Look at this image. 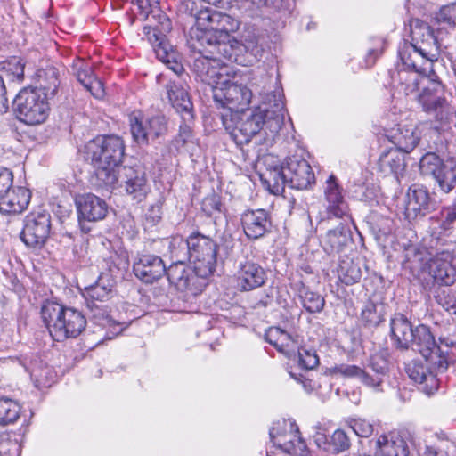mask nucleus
<instances>
[{"instance_id":"obj_1","label":"nucleus","mask_w":456,"mask_h":456,"mask_svg":"<svg viewBox=\"0 0 456 456\" xmlns=\"http://www.w3.org/2000/svg\"><path fill=\"white\" fill-rule=\"evenodd\" d=\"M419 352L424 361L413 360L406 365L405 370L409 378L419 386L425 394H435L440 386V374H444L450 363L448 350L439 346L430 328L419 324L414 328L411 347Z\"/></svg>"},{"instance_id":"obj_2","label":"nucleus","mask_w":456,"mask_h":456,"mask_svg":"<svg viewBox=\"0 0 456 456\" xmlns=\"http://www.w3.org/2000/svg\"><path fill=\"white\" fill-rule=\"evenodd\" d=\"M128 263L126 260L111 256V264L108 273H102L98 279L91 285L85 287L82 293L86 305L90 312L89 318L96 325L107 329L105 338L112 339L120 334L127 326L126 322L113 320L103 305L111 297L116 284L114 276L123 275Z\"/></svg>"},{"instance_id":"obj_3","label":"nucleus","mask_w":456,"mask_h":456,"mask_svg":"<svg viewBox=\"0 0 456 456\" xmlns=\"http://www.w3.org/2000/svg\"><path fill=\"white\" fill-rule=\"evenodd\" d=\"M283 97L280 93L273 94L272 95L273 105L270 104L269 107L266 106L263 109L259 108L255 111L243 110L232 114L230 120L222 115L223 125L235 143L240 146L248 144L264 126L275 132L280 130L287 112Z\"/></svg>"},{"instance_id":"obj_4","label":"nucleus","mask_w":456,"mask_h":456,"mask_svg":"<svg viewBox=\"0 0 456 456\" xmlns=\"http://www.w3.org/2000/svg\"><path fill=\"white\" fill-rule=\"evenodd\" d=\"M263 163L265 169L260 174V179L274 195L283 193L286 186L296 190H306L315 183L312 167L301 155L287 157L282 163L269 155L263 159Z\"/></svg>"},{"instance_id":"obj_5","label":"nucleus","mask_w":456,"mask_h":456,"mask_svg":"<svg viewBox=\"0 0 456 456\" xmlns=\"http://www.w3.org/2000/svg\"><path fill=\"white\" fill-rule=\"evenodd\" d=\"M196 28H191L187 45L190 50H202L203 45L216 46L224 54H232L231 34L239 22L226 13L207 7L194 15Z\"/></svg>"},{"instance_id":"obj_6","label":"nucleus","mask_w":456,"mask_h":456,"mask_svg":"<svg viewBox=\"0 0 456 456\" xmlns=\"http://www.w3.org/2000/svg\"><path fill=\"white\" fill-rule=\"evenodd\" d=\"M85 159L95 168V175L105 186L118 183L117 168L125 156V143L118 135H99L84 147Z\"/></svg>"},{"instance_id":"obj_7","label":"nucleus","mask_w":456,"mask_h":456,"mask_svg":"<svg viewBox=\"0 0 456 456\" xmlns=\"http://www.w3.org/2000/svg\"><path fill=\"white\" fill-rule=\"evenodd\" d=\"M191 264L201 276L214 274L218 262H224L232 251L234 241L232 234L224 232L220 241H215L200 231H193L188 235Z\"/></svg>"},{"instance_id":"obj_8","label":"nucleus","mask_w":456,"mask_h":456,"mask_svg":"<svg viewBox=\"0 0 456 456\" xmlns=\"http://www.w3.org/2000/svg\"><path fill=\"white\" fill-rule=\"evenodd\" d=\"M441 33L428 23L415 19L411 23V42L404 41L398 47V55H403L406 61H419L434 66L440 56Z\"/></svg>"},{"instance_id":"obj_9","label":"nucleus","mask_w":456,"mask_h":456,"mask_svg":"<svg viewBox=\"0 0 456 456\" xmlns=\"http://www.w3.org/2000/svg\"><path fill=\"white\" fill-rule=\"evenodd\" d=\"M40 314L44 324L55 341L75 338L86 326V318L82 312L57 302L45 301Z\"/></svg>"},{"instance_id":"obj_10","label":"nucleus","mask_w":456,"mask_h":456,"mask_svg":"<svg viewBox=\"0 0 456 456\" xmlns=\"http://www.w3.org/2000/svg\"><path fill=\"white\" fill-rule=\"evenodd\" d=\"M193 53L191 70L196 78L211 87L224 85L229 79L232 69L224 61H230L232 54H224L218 47L203 45L201 50H190Z\"/></svg>"},{"instance_id":"obj_11","label":"nucleus","mask_w":456,"mask_h":456,"mask_svg":"<svg viewBox=\"0 0 456 456\" xmlns=\"http://www.w3.org/2000/svg\"><path fill=\"white\" fill-rule=\"evenodd\" d=\"M400 63L397 69L391 75L394 86L398 93L404 95L417 94L419 86L426 83L429 77H436L434 66L427 65L419 61H406L403 55H398Z\"/></svg>"},{"instance_id":"obj_12","label":"nucleus","mask_w":456,"mask_h":456,"mask_svg":"<svg viewBox=\"0 0 456 456\" xmlns=\"http://www.w3.org/2000/svg\"><path fill=\"white\" fill-rule=\"evenodd\" d=\"M50 98L33 87H24L15 96L12 104L17 118L21 122L35 126L45 121L49 115Z\"/></svg>"},{"instance_id":"obj_13","label":"nucleus","mask_w":456,"mask_h":456,"mask_svg":"<svg viewBox=\"0 0 456 456\" xmlns=\"http://www.w3.org/2000/svg\"><path fill=\"white\" fill-rule=\"evenodd\" d=\"M163 20L159 25L143 27V34L151 45L157 58L166 63L176 75L184 71L183 64L177 61L178 53L167 40V33L172 28L171 21L166 15L159 16Z\"/></svg>"},{"instance_id":"obj_14","label":"nucleus","mask_w":456,"mask_h":456,"mask_svg":"<svg viewBox=\"0 0 456 456\" xmlns=\"http://www.w3.org/2000/svg\"><path fill=\"white\" fill-rule=\"evenodd\" d=\"M133 141L139 146H147L167 133V120L163 115L147 117L140 110L127 116Z\"/></svg>"},{"instance_id":"obj_15","label":"nucleus","mask_w":456,"mask_h":456,"mask_svg":"<svg viewBox=\"0 0 456 456\" xmlns=\"http://www.w3.org/2000/svg\"><path fill=\"white\" fill-rule=\"evenodd\" d=\"M419 170L424 175H431L439 189L451 192L456 186V159H441L435 152H427L419 159Z\"/></svg>"},{"instance_id":"obj_16","label":"nucleus","mask_w":456,"mask_h":456,"mask_svg":"<svg viewBox=\"0 0 456 456\" xmlns=\"http://www.w3.org/2000/svg\"><path fill=\"white\" fill-rule=\"evenodd\" d=\"M418 101L423 110L433 114L437 121H449L450 106L444 96V86L437 75L436 77H429L426 81L421 93L418 94Z\"/></svg>"},{"instance_id":"obj_17","label":"nucleus","mask_w":456,"mask_h":456,"mask_svg":"<svg viewBox=\"0 0 456 456\" xmlns=\"http://www.w3.org/2000/svg\"><path fill=\"white\" fill-rule=\"evenodd\" d=\"M233 76L229 73V79L224 85H218L214 88V101L223 107H226L231 115L247 110L252 98V92L246 86L232 81Z\"/></svg>"},{"instance_id":"obj_18","label":"nucleus","mask_w":456,"mask_h":456,"mask_svg":"<svg viewBox=\"0 0 456 456\" xmlns=\"http://www.w3.org/2000/svg\"><path fill=\"white\" fill-rule=\"evenodd\" d=\"M187 264L171 263L168 267H166L165 275L169 283L174 285L177 290L197 296L207 286L208 276L200 275V273L197 272L194 266L191 267Z\"/></svg>"},{"instance_id":"obj_19","label":"nucleus","mask_w":456,"mask_h":456,"mask_svg":"<svg viewBox=\"0 0 456 456\" xmlns=\"http://www.w3.org/2000/svg\"><path fill=\"white\" fill-rule=\"evenodd\" d=\"M51 215L47 210L32 211L25 216L21 240L29 248H41L50 236Z\"/></svg>"},{"instance_id":"obj_20","label":"nucleus","mask_w":456,"mask_h":456,"mask_svg":"<svg viewBox=\"0 0 456 456\" xmlns=\"http://www.w3.org/2000/svg\"><path fill=\"white\" fill-rule=\"evenodd\" d=\"M234 281L240 292L253 291L266 283L267 271L254 257L246 256L238 261Z\"/></svg>"},{"instance_id":"obj_21","label":"nucleus","mask_w":456,"mask_h":456,"mask_svg":"<svg viewBox=\"0 0 456 456\" xmlns=\"http://www.w3.org/2000/svg\"><path fill=\"white\" fill-rule=\"evenodd\" d=\"M439 207L436 194L419 184L411 185L407 192L405 216L408 219H422Z\"/></svg>"},{"instance_id":"obj_22","label":"nucleus","mask_w":456,"mask_h":456,"mask_svg":"<svg viewBox=\"0 0 456 456\" xmlns=\"http://www.w3.org/2000/svg\"><path fill=\"white\" fill-rule=\"evenodd\" d=\"M240 224L245 236L256 240L272 231V216L264 208L247 209L240 216Z\"/></svg>"},{"instance_id":"obj_23","label":"nucleus","mask_w":456,"mask_h":456,"mask_svg":"<svg viewBox=\"0 0 456 456\" xmlns=\"http://www.w3.org/2000/svg\"><path fill=\"white\" fill-rule=\"evenodd\" d=\"M8 360L13 363H18L30 374L37 387H48L54 382L56 374L53 368L43 363L37 356L32 353L30 354H21L20 356L9 357Z\"/></svg>"},{"instance_id":"obj_24","label":"nucleus","mask_w":456,"mask_h":456,"mask_svg":"<svg viewBox=\"0 0 456 456\" xmlns=\"http://www.w3.org/2000/svg\"><path fill=\"white\" fill-rule=\"evenodd\" d=\"M118 181L120 180L126 192L138 203L146 199L151 191L146 174L140 168L124 166L119 167L118 173Z\"/></svg>"},{"instance_id":"obj_25","label":"nucleus","mask_w":456,"mask_h":456,"mask_svg":"<svg viewBox=\"0 0 456 456\" xmlns=\"http://www.w3.org/2000/svg\"><path fill=\"white\" fill-rule=\"evenodd\" d=\"M323 192L327 218L348 216V204L342 194V187L334 175H330L326 180Z\"/></svg>"},{"instance_id":"obj_26","label":"nucleus","mask_w":456,"mask_h":456,"mask_svg":"<svg viewBox=\"0 0 456 456\" xmlns=\"http://www.w3.org/2000/svg\"><path fill=\"white\" fill-rule=\"evenodd\" d=\"M78 220L97 222L105 218L108 213V205L104 200L93 194H79L75 199Z\"/></svg>"},{"instance_id":"obj_27","label":"nucleus","mask_w":456,"mask_h":456,"mask_svg":"<svg viewBox=\"0 0 456 456\" xmlns=\"http://www.w3.org/2000/svg\"><path fill=\"white\" fill-rule=\"evenodd\" d=\"M430 273L442 285L451 286L456 281V258L453 252L443 250L436 253L430 264Z\"/></svg>"},{"instance_id":"obj_28","label":"nucleus","mask_w":456,"mask_h":456,"mask_svg":"<svg viewBox=\"0 0 456 456\" xmlns=\"http://www.w3.org/2000/svg\"><path fill=\"white\" fill-rule=\"evenodd\" d=\"M166 265L162 258L156 255L142 254L134 263V275L144 283H153L165 275Z\"/></svg>"},{"instance_id":"obj_29","label":"nucleus","mask_w":456,"mask_h":456,"mask_svg":"<svg viewBox=\"0 0 456 456\" xmlns=\"http://www.w3.org/2000/svg\"><path fill=\"white\" fill-rule=\"evenodd\" d=\"M353 243L350 227L341 222L335 228L328 230L322 239V248L328 255L345 252Z\"/></svg>"},{"instance_id":"obj_30","label":"nucleus","mask_w":456,"mask_h":456,"mask_svg":"<svg viewBox=\"0 0 456 456\" xmlns=\"http://www.w3.org/2000/svg\"><path fill=\"white\" fill-rule=\"evenodd\" d=\"M389 353L387 349L372 354L367 365L372 373L366 370L364 385L375 388L379 387L389 376Z\"/></svg>"},{"instance_id":"obj_31","label":"nucleus","mask_w":456,"mask_h":456,"mask_svg":"<svg viewBox=\"0 0 456 456\" xmlns=\"http://www.w3.org/2000/svg\"><path fill=\"white\" fill-rule=\"evenodd\" d=\"M390 339L396 349L408 350L414 328L411 322L402 313H395L390 318Z\"/></svg>"},{"instance_id":"obj_32","label":"nucleus","mask_w":456,"mask_h":456,"mask_svg":"<svg viewBox=\"0 0 456 456\" xmlns=\"http://www.w3.org/2000/svg\"><path fill=\"white\" fill-rule=\"evenodd\" d=\"M31 191L24 186H12L0 199V213L4 215L20 214L28 208Z\"/></svg>"},{"instance_id":"obj_33","label":"nucleus","mask_w":456,"mask_h":456,"mask_svg":"<svg viewBox=\"0 0 456 456\" xmlns=\"http://www.w3.org/2000/svg\"><path fill=\"white\" fill-rule=\"evenodd\" d=\"M64 72L62 66L53 64L47 65L45 68L38 69L36 72V87L39 92L50 99L53 98L61 86V76Z\"/></svg>"},{"instance_id":"obj_34","label":"nucleus","mask_w":456,"mask_h":456,"mask_svg":"<svg viewBox=\"0 0 456 456\" xmlns=\"http://www.w3.org/2000/svg\"><path fill=\"white\" fill-rule=\"evenodd\" d=\"M387 305L377 295H372L364 304L361 314L360 322L365 329H375L386 320Z\"/></svg>"},{"instance_id":"obj_35","label":"nucleus","mask_w":456,"mask_h":456,"mask_svg":"<svg viewBox=\"0 0 456 456\" xmlns=\"http://www.w3.org/2000/svg\"><path fill=\"white\" fill-rule=\"evenodd\" d=\"M169 101L183 120H194L193 103L189 93L180 84L170 82L167 86Z\"/></svg>"},{"instance_id":"obj_36","label":"nucleus","mask_w":456,"mask_h":456,"mask_svg":"<svg viewBox=\"0 0 456 456\" xmlns=\"http://www.w3.org/2000/svg\"><path fill=\"white\" fill-rule=\"evenodd\" d=\"M317 446L332 454H338L349 449L351 445L347 433L341 428L336 429L331 436L317 433L314 436Z\"/></svg>"},{"instance_id":"obj_37","label":"nucleus","mask_w":456,"mask_h":456,"mask_svg":"<svg viewBox=\"0 0 456 456\" xmlns=\"http://www.w3.org/2000/svg\"><path fill=\"white\" fill-rule=\"evenodd\" d=\"M378 456H408L409 448L406 441L398 434L383 435L377 440Z\"/></svg>"},{"instance_id":"obj_38","label":"nucleus","mask_w":456,"mask_h":456,"mask_svg":"<svg viewBox=\"0 0 456 456\" xmlns=\"http://www.w3.org/2000/svg\"><path fill=\"white\" fill-rule=\"evenodd\" d=\"M378 166L385 175H394L398 179L406 167L404 153L395 148L389 149L380 155Z\"/></svg>"},{"instance_id":"obj_39","label":"nucleus","mask_w":456,"mask_h":456,"mask_svg":"<svg viewBox=\"0 0 456 456\" xmlns=\"http://www.w3.org/2000/svg\"><path fill=\"white\" fill-rule=\"evenodd\" d=\"M338 278L346 285H353L360 281L362 273L361 263L348 256L339 261L338 268Z\"/></svg>"},{"instance_id":"obj_40","label":"nucleus","mask_w":456,"mask_h":456,"mask_svg":"<svg viewBox=\"0 0 456 456\" xmlns=\"http://www.w3.org/2000/svg\"><path fill=\"white\" fill-rule=\"evenodd\" d=\"M168 255L171 263H191L188 237L173 236L168 239Z\"/></svg>"},{"instance_id":"obj_41","label":"nucleus","mask_w":456,"mask_h":456,"mask_svg":"<svg viewBox=\"0 0 456 456\" xmlns=\"http://www.w3.org/2000/svg\"><path fill=\"white\" fill-rule=\"evenodd\" d=\"M192 122L193 120L182 119V122L179 126L178 134L169 142V152L177 154L188 143L194 142V133L191 126Z\"/></svg>"},{"instance_id":"obj_42","label":"nucleus","mask_w":456,"mask_h":456,"mask_svg":"<svg viewBox=\"0 0 456 456\" xmlns=\"http://www.w3.org/2000/svg\"><path fill=\"white\" fill-rule=\"evenodd\" d=\"M395 149L400 150L403 153H409L418 145L420 137L417 131L413 129L398 128V133L394 135Z\"/></svg>"},{"instance_id":"obj_43","label":"nucleus","mask_w":456,"mask_h":456,"mask_svg":"<svg viewBox=\"0 0 456 456\" xmlns=\"http://www.w3.org/2000/svg\"><path fill=\"white\" fill-rule=\"evenodd\" d=\"M265 339L270 345L276 347L278 351L282 352L289 356L290 355V352L287 350L286 347H289V343L294 344V341L292 340L291 336L285 330L279 327L270 328L265 334Z\"/></svg>"},{"instance_id":"obj_44","label":"nucleus","mask_w":456,"mask_h":456,"mask_svg":"<svg viewBox=\"0 0 456 456\" xmlns=\"http://www.w3.org/2000/svg\"><path fill=\"white\" fill-rule=\"evenodd\" d=\"M20 413V404L9 398H0V426L14 423Z\"/></svg>"},{"instance_id":"obj_45","label":"nucleus","mask_w":456,"mask_h":456,"mask_svg":"<svg viewBox=\"0 0 456 456\" xmlns=\"http://www.w3.org/2000/svg\"><path fill=\"white\" fill-rule=\"evenodd\" d=\"M435 21L437 24L438 33L443 29L454 28L456 25V4L443 6L436 14Z\"/></svg>"},{"instance_id":"obj_46","label":"nucleus","mask_w":456,"mask_h":456,"mask_svg":"<svg viewBox=\"0 0 456 456\" xmlns=\"http://www.w3.org/2000/svg\"><path fill=\"white\" fill-rule=\"evenodd\" d=\"M436 218L444 233H451L456 222V199L451 205L444 207Z\"/></svg>"},{"instance_id":"obj_47","label":"nucleus","mask_w":456,"mask_h":456,"mask_svg":"<svg viewBox=\"0 0 456 456\" xmlns=\"http://www.w3.org/2000/svg\"><path fill=\"white\" fill-rule=\"evenodd\" d=\"M436 302L451 314H456V291L444 288L438 289L435 296Z\"/></svg>"},{"instance_id":"obj_48","label":"nucleus","mask_w":456,"mask_h":456,"mask_svg":"<svg viewBox=\"0 0 456 456\" xmlns=\"http://www.w3.org/2000/svg\"><path fill=\"white\" fill-rule=\"evenodd\" d=\"M305 310L310 314L321 313L325 305V298L318 292L309 290L299 297Z\"/></svg>"},{"instance_id":"obj_49","label":"nucleus","mask_w":456,"mask_h":456,"mask_svg":"<svg viewBox=\"0 0 456 456\" xmlns=\"http://www.w3.org/2000/svg\"><path fill=\"white\" fill-rule=\"evenodd\" d=\"M330 373L344 378H358L364 385L366 370L357 365L337 364L330 369Z\"/></svg>"},{"instance_id":"obj_50","label":"nucleus","mask_w":456,"mask_h":456,"mask_svg":"<svg viewBox=\"0 0 456 456\" xmlns=\"http://www.w3.org/2000/svg\"><path fill=\"white\" fill-rule=\"evenodd\" d=\"M370 220L373 232L379 236H387L393 232V219L377 213H372L370 216Z\"/></svg>"},{"instance_id":"obj_51","label":"nucleus","mask_w":456,"mask_h":456,"mask_svg":"<svg viewBox=\"0 0 456 456\" xmlns=\"http://www.w3.org/2000/svg\"><path fill=\"white\" fill-rule=\"evenodd\" d=\"M298 366L304 370H313L319 365V357L315 350L301 346L297 349Z\"/></svg>"},{"instance_id":"obj_52","label":"nucleus","mask_w":456,"mask_h":456,"mask_svg":"<svg viewBox=\"0 0 456 456\" xmlns=\"http://www.w3.org/2000/svg\"><path fill=\"white\" fill-rule=\"evenodd\" d=\"M24 67L22 60L16 56H12L0 63V70L12 75L18 81L23 80Z\"/></svg>"},{"instance_id":"obj_53","label":"nucleus","mask_w":456,"mask_h":456,"mask_svg":"<svg viewBox=\"0 0 456 456\" xmlns=\"http://www.w3.org/2000/svg\"><path fill=\"white\" fill-rule=\"evenodd\" d=\"M201 209L208 216H211L216 212L223 214L225 211L221 197L216 193H211L204 198Z\"/></svg>"},{"instance_id":"obj_54","label":"nucleus","mask_w":456,"mask_h":456,"mask_svg":"<svg viewBox=\"0 0 456 456\" xmlns=\"http://www.w3.org/2000/svg\"><path fill=\"white\" fill-rule=\"evenodd\" d=\"M372 41L374 45L368 50L364 59L366 68H370L375 64L377 59L383 53L387 44L382 37H375Z\"/></svg>"},{"instance_id":"obj_55","label":"nucleus","mask_w":456,"mask_h":456,"mask_svg":"<svg viewBox=\"0 0 456 456\" xmlns=\"http://www.w3.org/2000/svg\"><path fill=\"white\" fill-rule=\"evenodd\" d=\"M349 427L360 437H369L374 430L372 424L364 419H351Z\"/></svg>"},{"instance_id":"obj_56","label":"nucleus","mask_w":456,"mask_h":456,"mask_svg":"<svg viewBox=\"0 0 456 456\" xmlns=\"http://www.w3.org/2000/svg\"><path fill=\"white\" fill-rule=\"evenodd\" d=\"M74 70L76 71V77L77 81L86 88V86L94 78V75L91 67L79 61L77 64L73 66Z\"/></svg>"},{"instance_id":"obj_57","label":"nucleus","mask_w":456,"mask_h":456,"mask_svg":"<svg viewBox=\"0 0 456 456\" xmlns=\"http://www.w3.org/2000/svg\"><path fill=\"white\" fill-rule=\"evenodd\" d=\"M423 456H456V444H448L446 447L425 446Z\"/></svg>"},{"instance_id":"obj_58","label":"nucleus","mask_w":456,"mask_h":456,"mask_svg":"<svg viewBox=\"0 0 456 456\" xmlns=\"http://www.w3.org/2000/svg\"><path fill=\"white\" fill-rule=\"evenodd\" d=\"M165 202L163 196L150 207L146 214V220L151 222L152 224H157L162 218V207Z\"/></svg>"},{"instance_id":"obj_59","label":"nucleus","mask_w":456,"mask_h":456,"mask_svg":"<svg viewBox=\"0 0 456 456\" xmlns=\"http://www.w3.org/2000/svg\"><path fill=\"white\" fill-rule=\"evenodd\" d=\"M137 3L138 9L140 10L139 14L143 19H148L149 15L153 13L155 11L159 12V0H135Z\"/></svg>"},{"instance_id":"obj_60","label":"nucleus","mask_w":456,"mask_h":456,"mask_svg":"<svg viewBox=\"0 0 456 456\" xmlns=\"http://www.w3.org/2000/svg\"><path fill=\"white\" fill-rule=\"evenodd\" d=\"M274 289L273 287H269L265 289L262 293H260L256 298V302L254 303L253 308L260 309L266 308L272 305L274 298Z\"/></svg>"},{"instance_id":"obj_61","label":"nucleus","mask_w":456,"mask_h":456,"mask_svg":"<svg viewBox=\"0 0 456 456\" xmlns=\"http://www.w3.org/2000/svg\"><path fill=\"white\" fill-rule=\"evenodd\" d=\"M89 84L86 86V89L91 93V94L96 99H102L104 94V87L102 80L94 77L93 80H90Z\"/></svg>"},{"instance_id":"obj_62","label":"nucleus","mask_w":456,"mask_h":456,"mask_svg":"<svg viewBox=\"0 0 456 456\" xmlns=\"http://www.w3.org/2000/svg\"><path fill=\"white\" fill-rule=\"evenodd\" d=\"M289 373L291 378L302 384L307 393H311L315 388V383L311 379L306 378L303 373L297 374L293 370H289Z\"/></svg>"},{"instance_id":"obj_63","label":"nucleus","mask_w":456,"mask_h":456,"mask_svg":"<svg viewBox=\"0 0 456 456\" xmlns=\"http://www.w3.org/2000/svg\"><path fill=\"white\" fill-rule=\"evenodd\" d=\"M9 110V100L7 89L2 75H0V114H4Z\"/></svg>"},{"instance_id":"obj_64","label":"nucleus","mask_w":456,"mask_h":456,"mask_svg":"<svg viewBox=\"0 0 456 456\" xmlns=\"http://www.w3.org/2000/svg\"><path fill=\"white\" fill-rule=\"evenodd\" d=\"M435 436L437 439V444H430L429 446L435 447H446L448 444H455L448 436V434L444 431H439L435 434Z\"/></svg>"}]
</instances>
